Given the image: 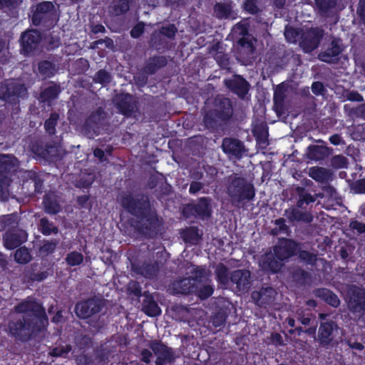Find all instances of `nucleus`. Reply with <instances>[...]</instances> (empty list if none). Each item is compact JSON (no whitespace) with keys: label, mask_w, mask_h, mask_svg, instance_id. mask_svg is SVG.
<instances>
[{"label":"nucleus","mask_w":365,"mask_h":365,"mask_svg":"<svg viewBox=\"0 0 365 365\" xmlns=\"http://www.w3.org/2000/svg\"><path fill=\"white\" fill-rule=\"evenodd\" d=\"M271 341L275 346H282L284 344L282 336L278 333L272 334Z\"/></svg>","instance_id":"obj_58"},{"label":"nucleus","mask_w":365,"mask_h":365,"mask_svg":"<svg viewBox=\"0 0 365 365\" xmlns=\"http://www.w3.org/2000/svg\"><path fill=\"white\" fill-rule=\"evenodd\" d=\"M217 280L223 285L228 283L227 269L222 264H219L215 269Z\"/></svg>","instance_id":"obj_39"},{"label":"nucleus","mask_w":365,"mask_h":365,"mask_svg":"<svg viewBox=\"0 0 365 365\" xmlns=\"http://www.w3.org/2000/svg\"><path fill=\"white\" fill-rule=\"evenodd\" d=\"M207 272H205V276L201 279L200 283L195 285V292L201 299L208 298L213 293V287L209 284H202L203 279L206 278Z\"/></svg>","instance_id":"obj_29"},{"label":"nucleus","mask_w":365,"mask_h":365,"mask_svg":"<svg viewBox=\"0 0 365 365\" xmlns=\"http://www.w3.org/2000/svg\"><path fill=\"white\" fill-rule=\"evenodd\" d=\"M330 154L327 147L314 145L309 148L307 156L310 160H322Z\"/></svg>","instance_id":"obj_25"},{"label":"nucleus","mask_w":365,"mask_h":365,"mask_svg":"<svg viewBox=\"0 0 365 365\" xmlns=\"http://www.w3.org/2000/svg\"><path fill=\"white\" fill-rule=\"evenodd\" d=\"M227 193L231 202L237 206L245 201L251 200L255 195L253 185L237 175L230 177Z\"/></svg>","instance_id":"obj_2"},{"label":"nucleus","mask_w":365,"mask_h":365,"mask_svg":"<svg viewBox=\"0 0 365 365\" xmlns=\"http://www.w3.org/2000/svg\"><path fill=\"white\" fill-rule=\"evenodd\" d=\"M133 269L138 274H141L145 277L150 278L154 277L158 270V266L154 264H143L142 265H133Z\"/></svg>","instance_id":"obj_27"},{"label":"nucleus","mask_w":365,"mask_h":365,"mask_svg":"<svg viewBox=\"0 0 365 365\" xmlns=\"http://www.w3.org/2000/svg\"><path fill=\"white\" fill-rule=\"evenodd\" d=\"M176 31H177V29L174 25H169L167 27H163L161 29L160 32L162 34H163L169 38H172L175 36Z\"/></svg>","instance_id":"obj_55"},{"label":"nucleus","mask_w":365,"mask_h":365,"mask_svg":"<svg viewBox=\"0 0 365 365\" xmlns=\"http://www.w3.org/2000/svg\"><path fill=\"white\" fill-rule=\"evenodd\" d=\"M351 226L354 230H356L359 233L365 232V225L359 222H354L351 223Z\"/></svg>","instance_id":"obj_64"},{"label":"nucleus","mask_w":365,"mask_h":365,"mask_svg":"<svg viewBox=\"0 0 365 365\" xmlns=\"http://www.w3.org/2000/svg\"><path fill=\"white\" fill-rule=\"evenodd\" d=\"M14 258L17 262L24 264L29 262L31 255L27 248L21 247L16 251Z\"/></svg>","instance_id":"obj_37"},{"label":"nucleus","mask_w":365,"mask_h":365,"mask_svg":"<svg viewBox=\"0 0 365 365\" xmlns=\"http://www.w3.org/2000/svg\"><path fill=\"white\" fill-rule=\"evenodd\" d=\"M338 328L336 324L334 322H323L320 324L318 334L317 341L321 346L327 347L333 341L334 332Z\"/></svg>","instance_id":"obj_11"},{"label":"nucleus","mask_w":365,"mask_h":365,"mask_svg":"<svg viewBox=\"0 0 365 365\" xmlns=\"http://www.w3.org/2000/svg\"><path fill=\"white\" fill-rule=\"evenodd\" d=\"M95 81L102 84L107 83L110 81V76L108 72L101 70L96 73Z\"/></svg>","instance_id":"obj_51"},{"label":"nucleus","mask_w":365,"mask_h":365,"mask_svg":"<svg viewBox=\"0 0 365 365\" xmlns=\"http://www.w3.org/2000/svg\"><path fill=\"white\" fill-rule=\"evenodd\" d=\"M189 277L175 282L173 284V289L177 294H188L195 292V285L200 283L201 279L205 274V269L193 265L188 267Z\"/></svg>","instance_id":"obj_3"},{"label":"nucleus","mask_w":365,"mask_h":365,"mask_svg":"<svg viewBox=\"0 0 365 365\" xmlns=\"http://www.w3.org/2000/svg\"><path fill=\"white\" fill-rule=\"evenodd\" d=\"M58 118V115L56 113H53L51 115L50 118L46 120L44 127L46 130L50 133L53 134L55 131V126Z\"/></svg>","instance_id":"obj_45"},{"label":"nucleus","mask_w":365,"mask_h":365,"mask_svg":"<svg viewBox=\"0 0 365 365\" xmlns=\"http://www.w3.org/2000/svg\"><path fill=\"white\" fill-rule=\"evenodd\" d=\"M297 244L290 240H279L274 248L275 257L280 261H284L294 255L297 250Z\"/></svg>","instance_id":"obj_13"},{"label":"nucleus","mask_w":365,"mask_h":365,"mask_svg":"<svg viewBox=\"0 0 365 365\" xmlns=\"http://www.w3.org/2000/svg\"><path fill=\"white\" fill-rule=\"evenodd\" d=\"M326 196L333 197L336 195V190L331 185H326L322 187Z\"/></svg>","instance_id":"obj_62"},{"label":"nucleus","mask_w":365,"mask_h":365,"mask_svg":"<svg viewBox=\"0 0 365 365\" xmlns=\"http://www.w3.org/2000/svg\"><path fill=\"white\" fill-rule=\"evenodd\" d=\"M322 36L321 29H311L302 34L300 46L305 52H311L318 46Z\"/></svg>","instance_id":"obj_7"},{"label":"nucleus","mask_w":365,"mask_h":365,"mask_svg":"<svg viewBox=\"0 0 365 365\" xmlns=\"http://www.w3.org/2000/svg\"><path fill=\"white\" fill-rule=\"evenodd\" d=\"M358 13L362 21L365 22V0H360Z\"/></svg>","instance_id":"obj_63"},{"label":"nucleus","mask_w":365,"mask_h":365,"mask_svg":"<svg viewBox=\"0 0 365 365\" xmlns=\"http://www.w3.org/2000/svg\"><path fill=\"white\" fill-rule=\"evenodd\" d=\"M41 40L40 33L36 30H31L21 35V44L25 52L34 49Z\"/></svg>","instance_id":"obj_17"},{"label":"nucleus","mask_w":365,"mask_h":365,"mask_svg":"<svg viewBox=\"0 0 365 365\" xmlns=\"http://www.w3.org/2000/svg\"><path fill=\"white\" fill-rule=\"evenodd\" d=\"M316 3L323 14L327 13L329 9L334 8L336 5L335 0H316Z\"/></svg>","instance_id":"obj_44"},{"label":"nucleus","mask_w":365,"mask_h":365,"mask_svg":"<svg viewBox=\"0 0 365 365\" xmlns=\"http://www.w3.org/2000/svg\"><path fill=\"white\" fill-rule=\"evenodd\" d=\"M342 51V48L339 40H334L331 42L330 47H329L324 52L319 54V58L329 63H332L338 60V56Z\"/></svg>","instance_id":"obj_16"},{"label":"nucleus","mask_w":365,"mask_h":365,"mask_svg":"<svg viewBox=\"0 0 365 365\" xmlns=\"http://www.w3.org/2000/svg\"><path fill=\"white\" fill-rule=\"evenodd\" d=\"M70 351V346L56 347L52 350L51 355L54 356H65Z\"/></svg>","instance_id":"obj_54"},{"label":"nucleus","mask_w":365,"mask_h":365,"mask_svg":"<svg viewBox=\"0 0 365 365\" xmlns=\"http://www.w3.org/2000/svg\"><path fill=\"white\" fill-rule=\"evenodd\" d=\"M245 9L251 14H255L258 11L257 6L255 4V0H246Z\"/></svg>","instance_id":"obj_56"},{"label":"nucleus","mask_w":365,"mask_h":365,"mask_svg":"<svg viewBox=\"0 0 365 365\" xmlns=\"http://www.w3.org/2000/svg\"><path fill=\"white\" fill-rule=\"evenodd\" d=\"M19 165L17 159L12 155H0V172L14 170Z\"/></svg>","instance_id":"obj_28"},{"label":"nucleus","mask_w":365,"mask_h":365,"mask_svg":"<svg viewBox=\"0 0 365 365\" xmlns=\"http://www.w3.org/2000/svg\"><path fill=\"white\" fill-rule=\"evenodd\" d=\"M344 97L346 100L350 101L361 102L363 101L362 96L356 91H345L344 93Z\"/></svg>","instance_id":"obj_50"},{"label":"nucleus","mask_w":365,"mask_h":365,"mask_svg":"<svg viewBox=\"0 0 365 365\" xmlns=\"http://www.w3.org/2000/svg\"><path fill=\"white\" fill-rule=\"evenodd\" d=\"M316 200V197L313 196L310 193L302 192L299 195V200L297 203V207H303L304 205H308L311 202H314Z\"/></svg>","instance_id":"obj_42"},{"label":"nucleus","mask_w":365,"mask_h":365,"mask_svg":"<svg viewBox=\"0 0 365 365\" xmlns=\"http://www.w3.org/2000/svg\"><path fill=\"white\" fill-rule=\"evenodd\" d=\"M319 295L322 297V299L329 304L334 307H337L340 301L338 297L327 289H322L319 291Z\"/></svg>","instance_id":"obj_34"},{"label":"nucleus","mask_w":365,"mask_h":365,"mask_svg":"<svg viewBox=\"0 0 365 365\" xmlns=\"http://www.w3.org/2000/svg\"><path fill=\"white\" fill-rule=\"evenodd\" d=\"M312 91L316 95L322 94L324 91L323 84L320 82L313 83L312 86Z\"/></svg>","instance_id":"obj_59"},{"label":"nucleus","mask_w":365,"mask_h":365,"mask_svg":"<svg viewBox=\"0 0 365 365\" xmlns=\"http://www.w3.org/2000/svg\"><path fill=\"white\" fill-rule=\"evenodd\" d=\"M230 279L236 284V288L240 292H247L250 288V272L247 269L234 271L231 274Z\"/></svg>","instance_id":"obj_12"},{"label":"nucleus","mask_w":365,"mask_h":365,"mask_svg":"<svg viewBox=\"0 0 365 365\" xmlns=\"http://www.w3.org/2000/svg\"><path fill=\"white\" fill-rule=\"evenodd\" d=\"M285 215L290 221L310 222L313 219L312 215L309 212L302 211L294 207L286 210Z\"/></svg>","instance_id":"obj_24"},{"label":"nucleus","mask_w":365,"mask_h":365,"mask_svg":"<svg viewBox=\"0 0 365 365\" xmlns=\"http://www.w3.org/2000/svg\"><path fill=\"white\" fill-rule=\"evenodd\" d=\"M232 113L231 101L228 98L219 100L214 110H210L204 117L205 125L210 128L219 120L230 118Z\"/></svg>","instance_id":"obj_4"},{"label":"nucleus","mask_w":365,"mask_h":365,"mask_svg":"<svg viewBox=\"0 0 365 365\" xmlns=\"http://www.w3.org/2000/svg\"><path fill=\"white\" fill-rule=\"evenodd\" d=\"M232 35L235 36H242V37H245L247 34V26L244 23H239L236 24L232 30Z\"/></svg>","instance_id":"obj_46"},{"label":"nucleus","mask_w":365,"mask_h":365,"mask_svg":"<svg viewBox=\"0 0 365 365\" xmlns=\"http://www.w3.org/2000/svg\"><path fill=\"white\" fill-rule=\"evenodd\" d=\"M349 310L361 315L365 313V289L354 287L350 289L346 299Z\"/></svg>","instance_id":"obj_6"},{"label":"nucleus","mask_w":365,"mask_h":365,"mask_svg":"<svg viewBox=\"0 0 365 365\" xmlns=\"http://www.w3.org/2000/svg\"><path fill=\"white\" fill-rule=\"evenodd\" d=\"M53 65L47 61H42L38 65V71L43 77H50L54 73Z\"/></svg>","instance_id":"obj_38"},{"label":"nucleus","mask_w":365,"mask_h":365,"mask_svg":"<svg viewBox=\"0 0 365 365\" xmlns=\"http://www.w3.org/2000/svg\"><path fill=\"white\" fill-rule=\"evenodd\" d=\"M129 9V0H114L110 12L113 15H120Z\"/></svg>","instance_id":"obj_33"},{"label":"nucleus","mask_w":365,"mask_h":365,"mask_svg":"<svg viewBox=\"0 0 365 365\" xmlns=\"http://www.w3.org/2000/svg\"><path fill=\"white\" fill-rule=\"evenodd\" d=\"M143 311L150 317H155L160 314V309L157 303L150 298H147L143 302Z\"/></svg>","instance_id":"obj_32"},{"label":"nucleus","mask_w":365,"mask_h":365,"mask_svg":"<svg viewBox=\"0 0 365 365\" xmlns=\"http://www.w3.org/2000/svg\"><path fill=\"white\" fill-rule=\"evenodd\" d=\"M101 306L102 304L100 300L91 299L78 303L76 305L75 312L79 317L86 319L100 312Z\"/></svg>","instance_id":"obj_8"},{"label":"nucleus","mask_w":365,"mask_h":365,"mask_svg":"<svg viewBox=\"0 0 365 365\" xmlns=\"http://www.w3.org/2000/svg\"><path fill=\"white\" fill-rule=\"evenodd\" d=\"M238 45L240 46V52L242 54L250 57L254 53L255 47L251 39H249L248 37L240 38L238 41Z\"/></svg>","instance_id":"obj_31"},{"label":"nucleus","mask_w":365,"mask_h":365,"mask_svg":"<svg viewBox=\"0 0 365 365\" xmlns=\"http://www.w3.org/2000/svg\"><path fill=\"white\" fill-rule=\"evenodd\" d=\"M44 206L46 211L50 214H56L60 210V206L56 202H52L49 195L44 199Z\"/></svg>","instance_id":"obj_43"},{"label":"nucleus","mask_w":365,"mask_h":365,"mask_svg":"<svg viewBox=\"0 0 365 365\" xmlns=\"http://www.w3.org/2000/svg\"><path fill=\"white\" fill-rule=\"evenodd\" d=\"M11 315L13 318L8 325L9 332L22 341L35 337L48 324L44 309L32 299L23 301L16 305Z\"/></svg>","instance_id":"obj_1"},{"label":"nucleus","mask_w":365,"mask_h":365,"mask_svg":"<svg viewBox=\"0 0 365 365\" xmlns=\"http://www.w3.org/2000/svg\"><path fill=\"white\" fill-rule=\"evenodd\" d=\"M143 30L144 24H138L131 30L130 35L133 38H138L143 34Z\"/></svg>","instance_id":"obj_57"},{"label":"nucleus","mask_w":365,"mask_h":365,"mask_svg":"<svg viewBox=\"0 0 365 365\" xmlns=\"http://www.w3.org/2000/svg\"><path fill=\"white\" fill-rule=\"evenodd\" d=\"M58 244V242L56 240H52V241H46L43 245L41 247V252L46 254H49L53 252L57 245Z\"/></svg>","instance_id":"obj_49"},{"label":"nucleus","mask_w":365,"mask_h":365,"mask_svg":"<svg viewBox=\"0 0 365 365\" xmlns=\"http://www.w3.org/2000/svg\"><path fill=\"white\" fill-rule=\"evenodd\" d=\"M140 356L141 360L145 363L148 364L150 363V359L152 358V353L148 349H143L140 353Z\"/></svg>","instance_id":"obj_60"},{"label":"nucleus","mask_w":365,"mask_h":365,"mask_svg":"<svg viewBox=\"0 0 365 365\" xmlns=\"http://www.w3.org/2000/svg\"><path fill=\"white\" fill-rule=\"evenodd\" d=\"M299 36V32L297 29L292 27H287L284 31V36L289 42H295Z\"/></svg>","instance_id":"obj_48"},{"label":"nucleus","mask_w":365,"mask_h":365,"mask_svg":"<svg viewBox=\"0 0 365 365\" xmlns=\"http://www.w3.org/2000/svg\"><path fill=\"white\" fill-rule=\"evenodd\" d=\"M331 163L336 168H344L346 164V159L342 155H336L332 158Z\"/></svg>","instance_id":"obj_52"},{"label":"nucleus","mask_w":365,"mask_h":365,"mask_svg":"<svg viewBox=\"0 0 365 365\" xmlns=\"http://www.w3.org/2000/svg\"><path fill=\"white\" fill-rule=\"evenodd\" d=\"M259 266L266 271L277 272L282 266V261L278 259L274 253H267L262 257L259 261Z\"/></svg>","instance_id":"obj_22"},{"label":"nucleus","mask_w":365,"mask_h":365,"mask_svg":"<svg viewBox=\"0 0 365 365\" xmlns=\"http://www.w3.org/2000/svg\"><path fill=\"white\" fill-rule=\"evenodd\" d=\"M299 257L302 260L309 264H312L316 261V255L307 251L299 252Z\"/></svg>","instance_id":"obj_53"},{"label":"nucleus","mask_w":365,"mask_h":365,"mask_svg":"<svg viewBox=\"0 0 365 365\" xmlns=\"http://www.w3.org/2000/svg\"><path fill=\"white\" fill-rule=\"evenodd\" d=\"M4 240L5 246L8 249L13 250L26 241L27 233L21 230L13 232H7L4 235Z\"/></svg>","instance_id":"obj_15"},{"label":"nucleus","mask_w":365,"mask_h":365,"mask_svg":"<svg viewBox=\"0 0 365 365\" xmlns=\"http://www.w3.org/2000/svg\"><path fill=\"white\" fill-rule=\"evenodd\" d=\"M53 9V4L50 1H44L36 6V11L33 16V22L34 24H38L42 19V16L51 11Z\"/></svg>","instance_id":"obj_26"},{"label":"nucleus","mask_w":365,"mask_h":365,"mask_svg":"<svg viewBox=\"0 0 365 365\" xmlns=\"http://www.w3.org/2000/svg\"><path fill=\"white\" fill-rule=\"evenodd\" d=\"M150 348L157 356L156 365H165L172 362L175 359L171 349L167 347L163 344L153 341L150 344Z\"/></svg>","instance_id":"obj_10"},{"label":"nucleus","mask_w":365,"mask_h":365,"mask_svg":"<svg viewBox=\"0 0 365 365\" xmlns=\"http://www.w3.org/2000/svg\"><path fill=\"white\" fill-rule=\"evenodd\" d=\"M308 175L316 182L327 183L333 179L332 172L325 168L314 166L309 169Z\"/></svg>","instance_id":"obj_20"},{"label":"nucleus","mask_w":365,"mask_h":365,"mask_svg":"<svg viewBox=\"0 0 365 365\" xmlns=\"http://www.w3.org/2000/svg\"><path fill=\"white\" fill-rule=\"evenodd\" d=\"M60 92V88L56 85H52L46 88L41 95L42 101H51L55 99Z\"/></svg>","instance_id":"obj_35"},{"label":"nucleus","mask_w":365,"mask_h":365,"mask_svg":"<svg viewBox=\"0 0 365 365\" xmlns=\"http://www.w3.org/2000/svg\"><path fill=\"white\" fill-rule=\"evenodd\" d=\"M287 86L285 84H279L277 86L274 93V108L279 116L285 113L286 106L284 100L287 96Z\"/></svg>","instance_id":"obj_14"},{"label":"nucleus","mask_w":365,"mask_h":365,"mask_svg":"<svg viewBox=\"0 0 365 365\" xmlns=\"http://www.w3.org/2000/svg\"><path fill=\"white\" fill-rule=\"evenodd\" d=\"M66 261L69 266H78L83 261V255L77 251L69 252L66 257Z\"/></svg>","instance_id":"obj_36"},{"label":"nucleus","mask_w":365,"mask_h":365,"mask_svg":"<svg viewBox=\"0 0 365 365\" xmlns=\"http://www.w3.org/2000/svg\"><path fill=\"white\" fill-rule=\"evenodd\" d=\"M227 88L236 93L239 96L244 97L249 91L248 83L240 76H235L232 79L225 80Z\"/></svg>","instance_id":"obj_21"},{"label":"nucleus","mask_w":365,"mask_h":365,"mask_svg":"<svg viewBox=\"0 0 365 365\" xmlns=\"http://www.w3.org/2000/svg\"><path fill=\"white\" fill-rule=\"evenodd\" d=\"M200 236L201 233H200L198 229L195 227H190L187 229L184 234L185 240L193 244L197 242Z\"/></svg>","instance_id":"obj_41"},{"label":"nucleus","mask_w":365,"mask_h":365,"mask_svg":"<svg viewBox=\"0 0 365 365\" xmlns=\"http://www.w3.org/2000/svg\"><path fill=\"white\" fill-rule=\"evenodd\" d=\"M277 294L276 291L271 287L262 288L259 292H253L252 299L260 306L272 303Z\"/></svg>","instance_id":"obj_19"},{"label":"nucleus","mask_w":365,"mask_h":365,"mask_svg":"<svg viewBox=\"0 0 365 365\" xmlns=\"http://www.w3.org/2000/svg\"><path fill=\"white\" fill-rule=\"evenodd\" d=\"M26 89L24 85L14 81H6L0 84V98L9 100L13 96H23Z\"/></svg>","instance_id":"obj_9"},{"label":"nucleus","mask_w":365,"mask_h":365,"mask_svg":"<svg viewBox=\"0 0 365 365\" xmlns=\"http://www.w3.org/2000/svg\"><path fill=\"white\" fill-rule=\"evenodd\" d=\"M128 290H130L135 296H139L140 294V289L139 284L135 282H131L129 284Z\"/></svg>","instance_id":"obj_61"},{"label":"nucleus","mask_w":365,"mask_h":365,"mask_svg":"<svg viewBox=\"0 0 365 365\" xmlns=\"http://www.w3.org/2000/svg\"><path fill=\"white\" fill-rule=\"evenodd\" d=\"M215 14L218 18H235L230 4L218 3L215 6Z\"/></svg>","instance_id":"obj_30"},{"label":"nucleus","mask_w":365,"mask_h":365,"mask_svg":"<svg viewBox=\"0 0 365 365\" xmlns=\"http://www.w3.org/2000/svg\"><path fill=\"white\" fill-rule=\"evenodd\" d=\"M40 229L41 232L45 235L58 232V228L45 218L41 220Z\"/></svg>","instance_id":"obj_40"},{"label":"nucleus","mask_w":365,"mask_h":365,"mask_svg":"<svg viewBox=\"0 0 365 365\" xmlns=\"http://www.w3.org/2000/svg\"><path fill=\"white\" fill-rule=\"evenodd\" d=\"M116 101L120 112L123 114L129 115L134 111L135 104L133 101L132 96L129 94H122Z\"/></svg>","instance_id":"obj_23"},{"label":"nucleus","mask_w":365,"mask_h":365,"mask_svg":"<svg viewBox=\"0 0 365 365\" xmlns=\"http://www.w3.org/2000/svg\"><path fill=\"white\" fill-rule=\"evenodd\" d=\"M243 148L242 143L237 139L227 138L222 140V149L230 155L240 158L243 152Z\"/></svg>","instance_id":"obj_18"},{"label":"nucleus","mask_w":365,"mask_h":365,"mask_svg":"<svg viewBox=\"0 0 365 365\" xmlns=\"http://www.w3.org/2000/svg\"><path fill=\"white\" fill-rule=\"evenodd\" d=\"M119 201L124 208L135 215L141 216L145 214L149 207L147 199L139 197H134L130 194L121 195Z\"/></svg>","instance_id":"obj_5"},{"label":"nucleus","mask_w":365,"mask_h":365,"mask_svg":"<svg viewBox=\"0 0 365 365\" xmlns=\"http://www.w3.org/2000/svg\"><path fill=\"white\" fill-rule=\"evenodd\" d=\"M105 113L101 108H98L95 113L91 115L87 120L88 125L91 123H97L104 118Z\"/></svg>","instance_id":"obj_47"}]
</instances>
